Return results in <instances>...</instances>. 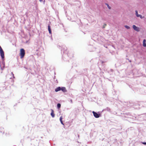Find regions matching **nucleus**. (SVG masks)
I'll return each mask as SVG.
<instances>
[{"instance_id": "obj_1", "label": "nucleus", "mask_w": 146, "mask_h": 146, "mask_svg": "<svg viewBox=\"0 0 146 146\" xmlns=\"http://www.w3.org/2000/svg\"><path fill=\"white\" fill-rule=\"evenodd\" d=\"M19 54L21 58L22 59L24 58L25 54V52L24 49L21 48L20 49Z\"/></svg>"}, {"instance_id": "obj_2", "label": "nucleus", "mask_w": 146, "mask_h": 146, "mask_svg": "<svg viewBox=\"0 0 146 146\" xmlns=\"http://www.w3.org/2000/svg\"><path fill=\"white\" fill-rule=\"evenodd\" d=\"M132 27L137 32H139L140 31V29L139 28L136 27L135 25H133Z\"/></svg>"}, {"instance_id": "obj_3", "label": "nucleus", "mask_w": 146, "mask_h": 146, "mask_svg": "<svg viewBox=\"0 0 146 146\" xmlns=\"http://www.w3.org/2000/svg\"><path fill=\"white\" fill-rule=\"evenodd\" d=\"M94 116L96 118H98L99 117V115L96 112L93 111L92 112Z\"/></svg>"}, {"instance_id": "obj_4", "label": "nucleus", "mask_w": 146, "mask_h": 146, "mask_svg": "<svg viewBox=\"0 0 146 146\" xmlns=\"http://www.w3.org/2000/svg\"><path fill=\"white\" fill-rule=\"evenodd\" d=\"M135 14L136 16L137 17H140L141 19H142L143 17H142V16L141 15H139L138 14V12L137 11H135Z\"/></svg>"}, {"instance_id": "obj_5", "label": "nucleus", "mask_w": 146, "mask_h": 146, "mask_svg": "<svg viewBox=\"0 0 146 146\" xmlns=\"http://www.w3.org/2000/svg\"><path fill=\"white\" fill-rule=\"evenodd\" d=\"M51 113L50 114L51 115L52 117H54L55 116V115L54 113V111L52 109H51Z\"/></svg>"}, {"instance_id": "obj_6", "label": "nucleus", "mask_w": 146, "mask_h": 146, "mask_svg": "<svg viewBox=\"0 0 146 146\" xmlns=\"http://www.w3.org/2000/svg\"><path fill=\"white\" fill-rule=\"evenodd\" d=\"M61 88V90H62L63 92H66V90L65 87H62Z\"/></svg>"}, {"instance_id": "obj_7", "label": "nucleus", "mask_w": 146, "mask_h": 146, "mask_svg": "<svg viewBox=\"0 0 146 146\" xmlns=\"http://www.w3.org/2000/svg\"><path fill=\"white\" fill-rule=\"evenodd\" d=\"M146 40L145 39H144L143 42V45L144 47H146Z\"/></svg>"}, {"instance_id": "obj_8", "label": "nucleus", "mask_w": 146, "mask_h": 146, "mask_svg": "<svg viewBox=\"0 0 146 146\" xmlns=\"http://www.w3.org/2000/svg\"><path fill=\"white\" fill-rule=\"evenodd\" d=\"M61 87H57V88H56L55 90V91L56 92H58L60 90H61Z\"/></svg>"}, {"instance_id": "obj_9", "label": "nucleus", "mask_w": 146, "mask_h": 146, "mask_svg": "<svg viewBox=\"0 0 146 146\" xmlns=\"http://www.w3.org/2000/svg\"><path fill=\"white\" fill-rule=\"evenodd\" d=\"M62 119H63V118H62V117L61 116L60 118V121L61 123L63 125H64V123H63V121H62Z\"/></svg>"}, {"instance_id": "obj_10", "label": "nucleus", "mask_w": 146, "mask_h": 146, "mask_svg": "<svg viewBox=\"0 0 146 146\" xmlns=\"http://www.w3.org/2000/svg\"><path fill=\"white\" fill-rule=\"evenodd\" d=\"M48 31L49 32V33L50 34H51V29H50V25H48Z\"/></svg>"}, {"instance_id": "obj_11", "label": "nucleus", "mask_w": 146, "mask_h": 146, "mask_svg": "<svg viewBox=\"0 0 146 146\" xmlns=\"http://www.w3.org/2000/svg\"><path fill=\"white\" fill-rule=\"evenodd\" d=\"M57 106L58 108H60L61 106V105L60 104H58L57 105Z\"/></svg>"}, {"instance_id": "obj_12", "label": "nucleus", "mask_w": 146, "mask_h": 146, "mask_svg": "<svg viewBox=\"0 0 146 146\" xmlns=\"http://www.w3.org/2000/svg\"><path fill=\"white\" fill-rule=\"evenodd\" d=\"M125 28H126L127 29H129L130 28V27L129 26H128L127 25H125Z\"/></svg>"}, {"instance_id": "obj_13", "label": "nucleus", "mask_w": 146, "mask_h": 146, "mask_svg": "<svg viewBox=\"0 0 146 146\" xmlns=\"http://www.w3.org/2000/svg\"><path fill=\"white\" fill-rule=\"evenodd\" d=\"M106 5L107 6L108 8L109 9H110L111 8V7L108 4H106Z\"/></svg>"}, {"instance_id": "obj_14", "label": "nucleus", "mask_w": 146, "mask_h": 146, "mask_svg": "<svg viewBox=\"0 0 146 146\" xmlns=\"http://www.w3.org/2000/svg\"><path fill=\"white\" fill-rule=\"evenodd\" d=\"M106 24H104V26H103V28H104L106 27Z\"/></svg>"}, {"instance_id": "obj_15", "label": "nucleus", "mask_w": 146, "mask_h": 146, "mask_svg": "<svg viewBox=\"0 0 146 146\" xmlns=\"http://www.w3.org/2000/svg\"><path fill=\"white\" fill-rule=\"evenodd\" d=\"M142 143L144 145H146V142H143Z\"/></svg>"}, {"instance_id": "obj_16", "label": "nucleus", "mask_w": 146, "mask_h": 146, "mask_svg": "<svg viewBox=\"0 0 146 146\" xmlns=\"http://www.w3.org/2000/svg\"><path fill=\"white\" fill-rule=\"evenodd\" d=\"M39 1H40V2H41V1H42V0H39Z\"/></svg>"}, {"instance_id": "obj_17", "label": "nucleus", "mask_w": 146, "mask_h": 146, "mask_svg": "<svg viewBox=\"0 0 146 146\" xmlns=\"http://www.w3.org/2000/svg\"><path fill=\"white\" fill-rule=\"evenodd\" d=\"M13 74V76L14 74Z\"/></svg>"}]
</instances>
